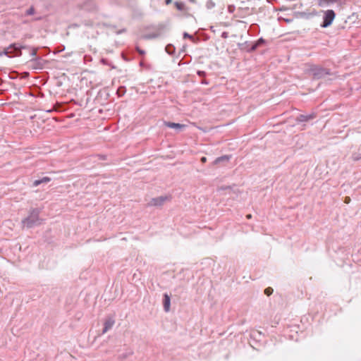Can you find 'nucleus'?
<instances>
[{
  "label": "nucleus",
  "instance_id": "obj_1",
  "mask_svg": "<svg viewBox=\"0 0 361 361\" xmlns=\"http://www.w3.org/2000/svg\"><path fill=\"white\" fill-rule=\"evenodd\" d=\"M39 220V212L34 209L30 212L29 216L24 219L22 222L25 226L30 228Z\"/></svg>",
  "mask_w": 361,
  "mask_h": 361
},
{
  "label": "nucleus",
  "instance_id": "obj_16",
  "mask_svg": "<svg viewBox=\"0 0 361 361\" xmlns=\"http://www.w3.org/2000/svg\"><path fill=\"white\" fill-rule=\"evenodd\" d=\"M246 218H247V219H251V218H252V215H251V214H247V215L246 216Z\"/></svg>",
  "mask_w": 361,
  "mask_h": 361
},
{
  "label": "nucleus",
  "instance_id": "obj_8",
  "mask_svg": "<svg viewBox=\"0 0 361 361\" xmlns=\"http://www.w3.org/2000/svg\"><path fill=\"white\" fill-rule=\"evenodd\" d=\"M175 6H176V7L177 8V9H178V10H180V11L183 10V9H184V7H185V5H184V4H183V3H182V2H178V1H177V2H176V3H175Z\"/></svg>",
  "mask_w": 361,
  "mask_h": 361
},
{
  "label": "nucleus",
  "instance_id": "obj_3",
  "mask_svg": "<svg viewBox=\"0 0 361 361\" xmlns=\"http://www.w3.org/2000/svg\"><path fill=\"white\" fill-rule=\"evenodd\" d=\"M310 71L314 78H320L328 74L325 69L318 66H313Z\"/></svg>",
  "mask_w": 361,
  "mask_h": 361
},
{
  "label": "nucleus",
  "instance_id": "obj_10",
  "mask_svg": "<svg viewBox=\"0 0 361 361\" xmlns=\"http://www.w3.org/2000/svg\"><path fill=\"white\" fill-rule=\"evenodd\" d=\"M41 180H42V183H48V182H49V181L51 180V178H49V177H44V178H42L41 179Z\"/></svg>",
  "mask_w": 361,
  "mask_h": 361
},
{
  "label": "nucleus",
  "instance_id": "obj_9",
  "mask_svg": "<svg viewBox=\"0 0 361 361\" xmlns=\"http://www.w3.org/2000/svg\"><path fill=\"white\" fill-rule=\"evenodd\" d=\"M273 293V289L271 288V287H268L267 288H265L264 290V294L267 295V296H269L272 294Z\"/></svg>",
  "mask_w": 361,
  "mask_h": 361
},
{
  "label": "nucleus",
  "instance_id": "obj_15",
  "mask_svg": "<svg viewBox=\"0 0 361 361\" xmlns=\"http://www.w3.org/2000/svg\"><path fill=\"white\" fill-rule=\"evenodd\" d=\"M350 200V197H345V203H349Z\"/></svg>",
  "mask_w": 361,
  "mask_h": 361
},
{
  "label": "nucleus",
  "instance_id": "obj_5",
  "mask_svg": "<svg viewBox=\"0 0 361 361\" xmlns=\"http://www.w3.org/2000/svg\"><path fill=\"white\" fill-rule=\"evenodd\" d=\"M164 308L166 312H169L170 310V305H171V299L168 294H164Z\"/></svg>",
  "mask_w": 361,
  "mask_h": 361
},
{
  "label": "nucleus",
  "instance_id": "obj_7",
  "mask_svg": "<svg viewBox=\"0 0 361 361\" xmlns=\"http://www.w3.org/2000/svg\"><path fill=\"white\" fill-rule=\"evenodd\" d=\"M114 324V321L112 319H109L105 322L104 327L103 330V333H106L109 329H110Z\"/></svg>",
  "mask_w": 361,
  "mask_h": 361
},
{
  "label": "nucleus",
  "instance_id": "obj_2",
  "mask_svg": "<svg viewBox=\"0 0 361 361\" xmlns=\"http://www.w3.org/2000/svg\"><path fill=\"white\" fill-rule=\"evenodd\" d=\"M335 18V13L332 10H328L325 12L322 27H326L330 25Z\"/></svg>",
  "mask_w": 361,
  "mask_h": 361
},
{
  "label": "nucleus",
  "instance_id": "obj_4",
  "mask_svg": "<svg viewBox=\"0 0 361 361\" xmlns=\"http://www.w3.org/2000/svg\"><path fill=\"white\" fill-rule=\"evenodd\" d=\"M170 198L167 196H161L156 198H153L149 204L151 206H161L166 201H169Z\"/></svg>",
  "mask_w": 361,
  "mask_h": 361
},
{
  "label": "nucleus",
  "instance_id": "obj_20",
  "mask_svg": "<svg viewBox=\"0 0 361 361\" xmlns=\"http://www.w3.org/2000/svg\"><path fill=\"white\" fill-rule=\"evenodd\" d=\"M228 9L231 11H232V8L231 6H229Z\"/></svg>",
  "mask_w": 361,
  "mask_h": 361
},
{
  "label": "nucleus",
  "instance_id": "obj_6",
  "mask_svg": "<svg viewBox=\"0 0 361 361\" xmlns=\"http://www.w3.org/2000/svg\"><path fill=\"white\" fill-rule=\"evenodd\" d=\"M165 125L171 128H176V129H182L185 127L184 125L180 124V123H176L172 122H166Z\"/></svg>",
  "mask_w": 361,
  "mask_h": 361
},
{
  "label": "nucleus",
  "instance_id": "obj_19",
  "mask_svg": "<svg viewBox=\"0 0 361 361\" xmlns=\"http://www.w3.org/2000/svg\"><path fill=\"white\" fill-rule=\"evenodd\" d=\"M28 13L29 14H32V8L30 11H28Z\"/></svg>",
  "mask_w": 361,
  "mask_h": 361
},
{
  "label": "nucleus",
  "instance_id": "obj_17",
  "mask_svg": "<svg viewBox=\"0 0 361 361\" xmlns=\"http://www.w3.org/2000/svg\"><path fill=\"white\" fill-rule=\"evenodd\" d=\"M171 2V0H166V4H169Z\"/></svg>",
  "mask_w": 361,
  "mask_h": 361
},
{
  "label": "nucleus",
  "instance_id": "obj_18",
  "mask_svg": "<svg viewBox=\"0 0 361 361\" xmlns=\"http://www.w3.org/2000/svg\"><path fill=\"white\" fill-rule=\"evenodd\" d=\"M140 54H143L145 52L142 50L137 49Z\"/></svg>",
  "mask_w": 361,
  "mask_h": 361
},
{
  "label": "nucleus",
  "instance_id": "obj_13",
  "mask_svg": "<svg viewBox=\"0 0 361 361\" xmlns=\"http://www.w3.org/2000/svg\"><path fill=\"white\" fill-rule=\"evenodd\" d=\"M183 37L184 38H190V39H192V36L189 35L188 33L187 32H185L184 35H183Z\"/></svg>",
  "mask_w": 361,
  "mask_h": 361
},
{
  "label": "nucleus",
  "instance_id": "obj_12",
  "mask_svg": "<svg viewBox=\"0 0 361 361\" xmlns=\"http://www.w3.org/2000/svg\"><path fill=\"white\" fill-rule=\"evenodd\" d=\"M41 183H42V180L40 179V180H35L32 184H33V186L37 187V186H38Z\"/></svg>",
  "mask_w": 361,
  "mask_h": 361
},
{
  "label": "nucleus",
  "instance_id": "obj_11",
  "mask_svg": "<svg viewBox=\"0 0 361 361\" xmlns=\"http://www.w3.org/2000/svg\"><path fill=\"white\" fill-rule=\"evenodd\" d=\"M226 160L228 159V157H221L217 158L215 161L217 163V162H219L220 161H223V160H226Z\"/></svg>",
  "mask_w": 361,
  "mask_h": 361
},
{
  "label": "nucleus",
  "instance_id": "obj_14",
  "mask_svg": "<svg viewBox=\"0 0 361 361\" xmlns=\"http://www.w3.org/2000/svg\"><path fill=\"white\" fill-rule=\"evenodd\" d=\"M201 161L202 163H205L207 161V158L205 157H203L201 158Z\"/></svg>",
  "mask_w": 361,
  "mask_h": 361
}]
</instances>
